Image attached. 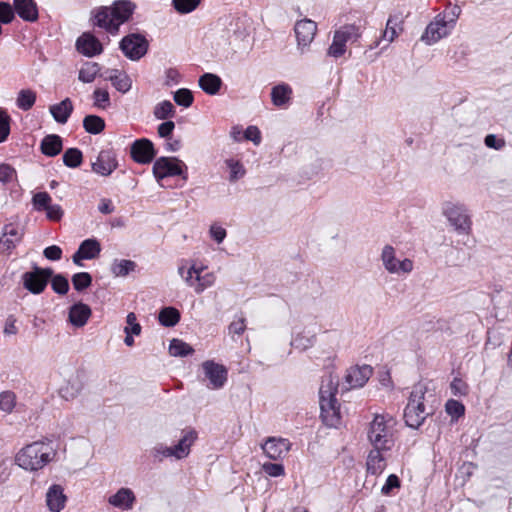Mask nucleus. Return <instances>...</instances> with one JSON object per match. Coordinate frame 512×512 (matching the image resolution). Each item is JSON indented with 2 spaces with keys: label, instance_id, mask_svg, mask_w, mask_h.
Here are the masks:
<instances>
[{
  "label": "nucleus",
  "instance_id": "obj_43",
  "mask_svg": "<svg viewBox=\"0 0 512 512\" xmlns=\"http://www.w3.org/2000/svg\"><path fill=\"white\" fill-rule=\"evenodd\" d=\"M63 162L71 168L80 166L82 163V152L77 148H69L63 154Z\"/></svg>",
  "mask_w": 512,
  "mask_h": 512
},
{
  "label": "nucleus",
  "instance_id": "obj_46",
  "mask_svg": "<svg viewBox=\"0 0 512 512\" xmlns=\"http://www.w3.org/2000/svg\"><path fill=\"white\" fill-rule=\"evenodd\" d=\"M92 283V277L87 272H79L72 276V284L75 290L82 291Z\"/></svg>",
  "mask_w": 512,
  "mask_h": 512
},
{
  "label": "nucleus",
  "instance_id": "obj_22",
  "mask_svg": "<svg viewBox=\"0 0 512 512\" xmlns=\"http://www.w3.org/2000/svg\"><path fill=\"white\" fill-rule=\"evenodd\" d=\"M372 375V368L368 365L354 366L347 370L345 381L349 388L363 387Z\"/></svg>",
  "mask_w": 512,
  "mask_h": 512
},
{
  "label": "nucleus",
  "instance_id": "obj_40",
  "mask_svg": "<svg viewBox=\"0 0 512 512\" xmlns=\"http://www.w3.org/2000/svg\"><path fill=\"white\" fill-rule=\"evenodd\" d=\"M159 322L166 327L175 326L180 320V313L176 308L166 307L159 313Z\"/></svg>",
  "mask_w": 512,
  "mask_h": 512
},
{
  "label": "nucleus",
  "instance_id": "obj_2",
  "mask_svg": "<svg viewBox=\"0 0 512 512\" xmlns=\"http://www.w3.org/2000/svg\"><path fill=\"white\" fill-rule=\"evenodd\" d=\"M208 267L197 259L183 260L178 266L177 272L187 287L196 294L203 293L214 286L216 275L207 271Z\"/></svg>",
  "mask_w": 512,
  "mask_h": 512
},
{
  "label": "nucleus",
  "instance_id": "obj_31",
  "mask_svg": "<svg viewBox=\"0 0 512 512\" xmlns=\"http://www.w3.org/2000/svg\"><path fill=\"white\" fill-rule=\"evenodd\" d=\"M196 439V433L194 431H188L180 439L179 443L172 447L174 457L182 459L188 456L190 453V447Z\"/></svg>",
  "mask_w": 512,
  "mask_h": 512
},
{
  "label": "nucleus",
  "instance_id": "obj_30",
  "mask_svg": "<svg viewBox=\"0 0 512 512\" xmlns=\"http://www.w3.org/2000/svg\"><path fill=\"white\" fill-rule=\"evenodd\" d=\"M292 95V88L285 83L274 86L271 90V100L275 106L281 107L289 103Z\"/></svg>",
  "mask_w": 512,
  "mask_h": 512
},
{
  "label": "nucleus",
  "instance_id": "obj_34",
  "mask_svg": "<svg viewBox=\"0 0 512 512\" xmlns=\"http://www.w3.org/2000/svg\"><path fill=\"white\" fill-rule=\"evenodd\" d=\"M86 260L95 259L101 251L100 243L96 239L84 240L77 250Z\"/></svg>",
  "mask_w": 512,
  "mask_h": 512
},
{
  "label": "nucleus",
  "instance_id": "obj_1",
  "mask_svg": "<svg viewBox=\"0 0 512 512\" xmlns=\"http://www.w3.org/2000/svg\"><path fill=\"white\" fill-rule=\"evenodd\" d=\"M397 421L388 414H375L367 427V440L373 448L390 450L395 444Z\"/></svg>",
  "mask_w": 512,
  "mask_h": 512
},
{
  "label": "nucleus",
  "instance_id": "obj_60",
  "mask_svg": "<svg viewBox=\"0 0 512 512\" xmlns=\"http://www.w3.org/2000/svg\"><path fill=\"white\" fill-rule=\"evenodd\" d=\"M451 391L454 395L464 396L468 393V386L467 384L459 379L455 378L451 384H450Z\"/></svg>",
  "mask_w": 512,
  "mask_h": 512
},
{
  "label": "nucleus",
  "instance_id": "obj_10",
  "mask_svg": "<svg viewBox=\"0 0 512 512\" xmlns=\"http://www.w3.org/2000/svg\"><path fill=\"white\" fill-rule=\"evenodd\" d=\"M52 275L53 270L50 268H35L33 271L23 274V286L33 294H40L44 291Z\"/></svg>",
  "mask_w": 512,
  "mask_h": 512
},
{
  "label": "nucleus",
  "instance_id": "obj_25",
  "mask_svg": "<svg viewBox=\"0 0 512 512\" xmlns=\"http://www.w3.org/2000/svg\"><path fill=\"white\" fill-rule=\"evenodd\" d=\"M384 449L373 448L366 461L367 472L372 475H380L386 468V458L383 455Z\"/></svg>",
  "mask_w": 512,
  "mask_h": 512
},
{
  "label": "nucleus",
  "instance_id": "obj_33",
  "mask_svg": "<svg viewBox=\"0 0 512 512\" xmlns=\"http://www.w3.org/2000/svg\"><path fill=\"white\" fill-rule=\"evenodd\" d=\"M107 79L111 81L112 85L121 93L128 92L132 85L130 77L125 72L118 70L112 71Z\"/></svg>",
  "mask_w": 512,
  "mask_h": 512
},
{
  "label": "nucleus",
  "instance_id": "obj_53",
  "mask_svg": "<svg viewBox=\"0 0 512 512\" xmlns=\"http://www.w3.org/2000/svg\"><path fill=\"white\" fill-rule=\"evenodd\" d=\"M174 101L183 107H189L193 103V95L190 90L182 88L174 93Z\"/></svg>",
  "mask_w": 512,
  "mask_h": 512
},
{
  "label": "nucleus",
  "instance_id": "obj_63",
  "mask_svg": "<svg viewBox=\"0 0 512 512\" xmlns=\"http://www.w3.org/2000/svg\"><path fill=\"white\" fill-rule=\"evenodd\" d=\"M229 333L233 335H242L246 329L245 319L240 317L232 321L228 327Z\"/></svg>",
  "mask_w": 512,
  "mask_h": 512
},
{
  "label": "nucleus",
  "instance_id": "obj_56",
  "mask_svg": "<svg viewBox=\"0 0 512 512\" xmlns=\"http://www.w3.org/2000/svg\"><path fill=\"white\" fill-rule=\"evenodd\" d=\"M10 116L0 108V143L7 140L10 134Z\"/></svg>",
  "mask_w": 512,
  "mask_h": 512
},
{
  "label": "nucleus",
  "instance_id": "obj_23",
  "mask_svg": "<svg viewBox=\"0 0 512 512\" xmlns=\"http://www.w3.org/2000/svg\"><path fill=\"white\" fill-rule=\"evenodd\" d=\"M403 23L404 20L401 14L390 15L381 39L376 42V46L379 45L380 41H386L388 45L392 43L402 33Z\"/></svg>",
  "mask_w": 512,
  "mask_h": 512
},
{
  "label": "nucleus",
  "instance_id": "obj_49",
  "mask_svg": "<svg viewBox=\"0 0 512 512\" xmlns=\"http://www.w3.org/2000/svg\"><path fill=\"white\" fill-rule=\"evenodd\" d=\"M225 163L230 169V181H236L245 175V169L239 161L228 159Z\"/></svg>",
  "mask_w": 512,
  "mask_h": 512
},
{
  "label": "nucleus",
  "instance_id": "obj_39",
  "mask_svg": "<svg viewBox=\"0 0 512 512\" xmlns=\"http://www.w3.org/2000/svg\"><path fill=\"white\" fill-rule=\"evenodd\" d=\"M83 127L90 134H99L105 128V121L97 115H88L83 119Z\"/></svg>",
  "mask_w": 512,
  "mask_h": 512
},
{
  "label": "nucleus",
  "instance_id": "obj_64",
  "mask_svg": "<svg viewBox=\"0 0 512 512\" xmlns=\"http://www.w3.org/2000/svg\"><path fill=\"white\" fill-rule=\"evenodd\" d=\"M400 487V480L395 474L388 476L386 483L383 485L381 492L385 495L390 494L392 489Z\"/></svg>",
  "mask_w": 512,
  "mask_h": 512
},
{
  "label": "nucleus",
  "instance_id": "obj_15",
  "mask_svg": "<svg viewBox=\"0 0 512 512\" xmlns=\"http://www.w3.org/2000/svg\"><path fill=\"white\" fill-rule=\"evenodd\" d=\"M294 31L298 49L301 53H304L314 40L317 32V24L310 19H302L296 22Z\"/></svg>",
  "mask_w": 512,
  "mask_h": 512
},
{
  "label": "nucleus",
  "instance_id": "obj_61",
  "mask_svg": "<svg viewBox=\"0 0 512 512\" xmlns=\"http://www.w3.org/2000/svg\"><path fill=\"white\" fill-rule=\"evenodd\" d=\"M46 216L51 221H59L63 216V210L58 204H50L45 210Z\"/></svg>",
  "mask_w": 512,
  "mask_h": 512
},
{
  "label": "nucleus",
  "instance_id": "obj_58",
  "mask_svg": "<svg viewBox=\"0 0 512 512\" xmlns=\"http://www.w3.org/2000/svg\"><path fill=\"white\" fill-rule=\"evenodd\" d=\"M14 19L12 6L6 2H0V22L7 24Z\"/></svg>",
  "mask_w": 512,
  "mask_h": 512
},
{
  "label": "nucleus",
  "instance_id": "obj_5",
  "mask_svg": "<svg viewBox=\"0 0 512 512\" xmlns=\"http://www.w3.org/2000/svg\"><path fill=\"white\" fill-rule=\"evenodd\" d=\"M133 6L128 1H118L112 6L101 7L94 13V24L111 34H116L119 27L131 16Z\"/></svg>",
  "mask_w": 512,
  "mask_h": 512
},
{
  "label": "nucleus",
  "instance_id": "obj_8",
  "mask_svg": "<svg viewBox=\"0 0 512 512\" xmlns=\"http://www.w3.org/2000/svg\"><path fill=\"white\" fill-rule=\"evenodd\" d=\"M442 213L458 234L468 235L471 232L472 221L463 205L446 202L442 207Z\"/></svg>",
  "mask_w": 512,
  "mask_h": 512
},
{
  "label": "nucleus",
  "instance_id": "obj_27",
  "mask_svg": "<svg viewBox=\"0 0 512 512\" xmlns=\"http://www.w3.org/2000/svg\"><path fill=\"white\" fill-rule=\"evenodd\" d=\"M14 7L24 21L35 22L38 19V9L34 0H14Z\"/></svg>",
  "mask_w": 512,
  "mask_h": 512
},
{
  "label": "nucleus",
  "instance_id": "obj_17",
  "mask_svg": "<svg viewBox=\"0 0 512 512\" xmlns=\"http://www.w3.org/2000/svg\"><path fill=\"white\" fill-rule=\"evenodd\" d=\"M67 496L60 484H52L45 493V504L50 512H61L67 504Z\"/></svg>",
  "mask_w": 512,
  "mask_h": 512
},
{
  "label": "nucleus",
  "instance_id": "obj_55",
  "mask_svg": "<svg viewBox=\"0 0 512 512\" xmlns=\"http://www.w3.org/2000/svg\"><path fill=\"white\" fill-rule=\"evenodd\" d=\"M262 470L270 477H282L285 475L283 464L265 462L262 464Z\"/></svg>",
  "mask_w": 512,
  "mask_h": 512
},
{
  "label": "nucleus",
  "instance_id": "obj_32",
  "mask_svg": "<svg viewBox=\"0 0 512 512\" xmlns=\"http://www.w3.org/2000/svg\"><path fill=\"white\" fill-rule=\"evenodd\" d=\"M62 150V139L60 136L52 134L44 137L41 142V151L49 157L58 155Z\"/></svg>",
  "mask_w": 512,
  "mask_h": 512
},
{
  "label": "nucleus",
  "instance_id": "obj_36",
  "mask_svg": "<svg viewBox=\"0 0 512 512\" xmlns=\"http://www.w3.org/2000/svg\"><path fill=\"white\" fill-rule=\"evenodd\" d=\"M100 72L95 62H86L79 70L78 79L83 83H92Z\"/></svg>",
  "mask_w": 512,
  "mask_h": 512
},
{
  "label": "nucleus",
  "instance_id": "obj_47",
  "mask_svg": "<svg viewBox=\"0 0 512 512\" xmlns=\"http://www.w3.org/2000/svg\"><path fill=\"white\" fill-rule=\"evenodd\" d=\"M201 0H172L175 10L180 14H187L194 11Z\"/></svg>",
  "mask_w": 512,
  "mask_h": 512
},
{
  "label": "nucleus",
  "instance_id": "obj_57",
  "mask_svg": "<svg viewBox=\"0 0 512 512\" xmlns=\"http://www.w3.org/2000/svg\"><path fill=\"white\" fill-rule=\"evenodd\" d=\"M461 13V9L459 6H452L446 9L443 13L438 14L443 18L447 23H449L452 27H455L457 19L459 18Z\"/></svg>",
  "mask_w": 512,
  "mask_h": 512
},
{
  "label": "nucleus",
  "instance_id": "obj_4",
  "mask_svg": "<svg viewBox=\"0 0 512 512\" xmlns=\"http://www.w3.org/2000/svg\"><path fill=\"white\" fill-rule=\"evenodd\" d=\"M53 448L42 441L26 445L15 456L16 464L24 470L34 472L43 469L54 458Z\"/></svg>",
  "mask_w": 512,
  "mask_h": 512
},
{
  "label": "nucleus",
  "instance_id": "obj_19",
  "mask_svg": "<svg viewBox=\"0 0 512 512\" xmlns=\"http://www.w3.org/2000/svg\"><path fill=\"white\" fill-rule=\"evenodd\" d=\"M22 236L21 227L11 223L5 225L0 237V253H9L21 241Z\"/></svg>",
  "mask_w": 512,
  "mask_h": 512
},
{
  "label": "nucleus",
  "instance_id": "obj_14",
  "mask_svg": "<svg viewBox=\"0 0 512 512\" xmlns=\"http://www.w3.org/2000/svg\"><path fill=\"white\" fill-rule=\"evenodd\" d=\"M184 163L177 158L161 157L153 165L154 176L158 179L182 175Z\"/></svg>",
  "mask_w": 512,
  "mask_h": 512
},
{
  "label": "nucleus",
  "instance_id": "obj_16",
  "mask_svg": "<svg viewBox=\"0 0 512 512\" xmlns=\"http://www.w3.org/2000/svg\"><path fill=\"white\" fill-rule=\"evenodd\" d=\"M132 159L139 164H148L155 157V150L153 143L146 139H138L134 141L130 148Z\"/></svg>",
  "mask_w": 512,
  "mask_h": 512
},
{
  "label": "nucleus",
  "instance_id": "obj_62",
  "mask_svg": "<svg viewBox=\"0 0 512 512\" xmlns=\"http://www.w3.org/2000/svg\"><path fill=\"white\" fill-rule=\"evenodd\" d=\"M244 138L252 141L255 145H259L261 142V133L256 126H249L244 131Z\"/></svg>",
  "mask_w": 512,
  "mask_h": 512
},
{
  "label": "nucleus",
  "instance_id": "obj_37",
  "mask_svg": "<svg viewBox=\"0 0 512 512\" xmlns=\"http://www.w3.org/2000/svg\"><path fill=\"white\" fill-rule=\"evenodd\" d=\"M81 390L82 384L75 378L68 380L67 383L60 388L59 393L63 399L72 400L80 394Z\"/></svg>",
  "mask_w": 512,
  "mask_h": 512
},
{
  "label": "nucleus",
  "instance_id": "obj_51",
  "mask_svg": "<svg viewBox=\"0 0 512 512\" xmlns=\"http://www.w3.org/2000/svg\"><path fill=\"white\" fill-rule=\"evenodd\" d=\"M16 404L15 394L12 392H3L0 394V410L10 413Z\"/></svg>",
  "mask_w": 512,
  "mask_h": 512
},
{
  "label": "nucleus",
  "instance_id": "obj_20",
  "mask_svg": "<svg viewBox=\"0 0 512 512\" xmlns=\"http://www.w3.org/2000/svg\"><path fill=\"white\" fill-rule=\"evenodd\" d=\"M109 505L121 511H129L134 507L136 496L130 488L122 487L107 499Z\"/></svg>",
  "mask_w": 512,
  "mask_h": 512
},
{
  "label": "nucleus",
  "instance_id": "obj_52",
  "mask_svg": "<svg viewBox=\"0 0 512 512\" xmlns=\"http://www.w3.org/2000/svg\"><path fill=\"white\" fill-rule=\"evenodd\" d=\"M51 201V197L47 192H38L32 198L33 206L38 211H45L51 204Z\"/></svg>",
  "mask_w": 512,
  "mask_h": 512
},
{
  "label": "nucleus",
  "instance_id": "obj_11",
  "mask_svg": "<svg viewBox=\"0 0 512 512\" xmlns=\"http://www.w3.org/2000/svg\"><path fill=\"white\" fill-rule=\"evenodd\" d=\"M453 29L454 27L443 20L442 17L437 15L434 20L427 25L421 40L424 41L427 45H433L441 39L447 37Z\"/></svg>",
  "mask_w": 512,
  "mask_h": 512
},
{
  "label": "nucleus",
  "instance_id": "obj_44",
  "mask_svg": "<svg viewBox=\"0 0 512 512\" xmlns=\"http://www.w3.org/2000/svg\"><path fill=\"white\" fill-rule=\"evenodd\" d=\"M135 263L130 260H119L112 264V272L115 276H126L129 272L133 271Z\"/></svg>",
  "mask_w": 512,
  "mask_h": 512
},
{
  "label": "nucleus",
  "instance_id": "obj_9",
  "mask_svg": "<svg viewBox=\"0 0 512 512\" xmlns=\"http://www.w3.org/2000/svg\"><path fill=\"white\" fill-rule=\"evenodd\" d=\"M359 36V28L355 25L341 27L334 34L332 44L328 49V55L334 58L341 57L346 52V43L356 40Z\"/></svg>",
  "mask_w": 512,
  "mask_h": 512
},
{
  "label": "nucleus",
  "instance_id": "obj_29",
  "mask_svg": "<svg viewBox=\"0 0 512 512\" xmlns=\"http://www.w3.org/2000/svg\"><path fill=\"white\" fill-rule=\"evenodd\" d=\"M199 86L205 93L216 95L222 86V80L216 74L205 73L199 78Z\"/></svg>",
  "mask_w": 512,
  "mask_h": 512
},
{
  "label": "nucleus",
  "instance_id": "obj_54",
  "mask_svg": "<svg viewBox=\"0 0 512 512\" xmlns=\"http://www.w3.org/2000/svg\"><path fill=\"white\" fill-rule=\"evenodd\" d=\"M445 410L453 419H458L464 414L465 408L459 401L450 399L445 405Z\"/></svg>",
  "mask_w": 512,
  "mask_h": 512
},
{
  "label": "nucleus",
  "instance_id": "obj_7",
  "mask_svg": "<svg viewBox=\"0 0 512 512\" xmlns=\"http://www.w3.org/2000/svg\"><path fill=\"white\" fill-rule=\"evenodd\" d=\"M380 259L384 269L392 275L405 277L414 270V262L408 257H398L396 249L392 245L382 248Z\"/></svg>",
  "mask_w": 512,
  "mask_h": 512
},
{
  "label": "nucleus",
  "instance_id": "obj_48",
  "mask_svg": "<svg viewBox=\"0 0 512 512\" xmlns=\"http://www.w3.org/2000/svg\"><path fill=\"white\" fill-rule=\"evenodd\" d=\"M17 180L16 170L9 164H0V182L2 184H9Z\"/></svg>",
  "mask_w": 512,
  "mask_h": 512
},
{
  "label": "nucleus",
  "instance_id": "obj_38",
  "mask_svg": "<svg viewBox=\"0 0 512 512\" xmlns=\"http://www.w3.org/2000/svg\"><path fill=\"white\" fill-rule=\"evenodd\" d=\"M194 352L191 345L180 339H172L169 345V353L174 357H185Z\"/></svg>",
  "mask_w": 512,
  "mask_h": 512
},
{
  "label": "nucleus",
  "instance_id": "obj_6",
  "mask_svg": "<svg viewBox=\"0 0 512 512\" xmlns=\"http://www.w3.org/2000/svg\"><path fill=\"white\" fill-rule=\"evenodd\" d=\"M427 392V388L424 384H416L409 396L408 403L404 410V419L407 426L411 428L420 427L426 417L428 416V412L425 407V394Z\"/></svg>",
  "mask_w": 512,
  "mask_h": 512
},
{
  "label": "nucleus",
  "instance_id": "obj_28",
  "mask_svg": "<svg viewBox=\"0 0 512 512\" xmlns=\"http://www.w3.org/2000/svg\"><path fill=\"white\" fill-rule=\"evenodd\" d=\"M49 110L56 122L65 124L73 111V104L69 98H66L60 103L50 106Z\"/></svg>",
  "mask_w": 512,
  "mask_h": 512
},
{
  "label": "nucleus",
  "instance_id": "obj_3",
  "mask_svg": "<svg viewBox=\"0 0 512 512\" xmlns=\"http://www.w3.org/2000/svg\"><path fill=\"white\" fill-rule=\"evenodd\" d=\"M338 377L331 374L323 377L319 388L321 417L328 426H336L340 421V406L336 399Z\"/></svg>",
  "mask_w": 512,
  "mask_h": 512
},
{
  "label": "nucleus",
  "instance_id": "obj_59",
  "mask_svg": "<svg viewBox=\"0 0 512 512\" xmlns=\"http://www.w3.org/2000/svg\"><path fill=\"white\" fill-rule=\"evenodd\" d=\"M127 326L124 328V331H129L130 333L138 336L141 333V326L137 322V317L133 312H130L126 317Z\"/></svg>",
  "mask_w": 512,
  "mask_h": 512
},
{
  "label": "nucleus",
  "instance_id": "obj_26",
  "mask_svg": "<svg viewBox=\"0 0 512 512\" xmlns=\"http://www.w3.org/2000/svg\"><path fill=\"white\" fill-rule=\"evenodd\" d=\"M92 314L91 308L84 303H76L69 310V321L75 327H83Z\"/></svg>",
  "mask_w": 512,
  "mask_h": 512
},
{
  "label": "nucleus",
  "instance_id": "obj_41",
  "mask_svg": "<svg viewBox=\"0 0 512 512\" xmlns=\"http://www.w3.org/2000/svg\"><path fill=\"white\" fill-rule=\"evenodd\" d=\"M315 337L304 332L297 334L291 341V345L299 350L306 351L314 345Z\"/></svg>",
  "mask_w": 512,
  "mask_h": 512
},
{
  "label": "nucleus",
  "instance_id": "obj_13",
  "mask_svg": "<svg viewBox=\"0 0 512 512\" xmlns=\"http://www.w3.org/2000/svg\"><path fill=\"white\" fill-rule=\"evenodd\" d=\"M120 48L126 57L138 60L147 52L148 42L139 34H130L122 39Z\"/></svg>",
  "mask_w": 512,
  "mask_h": 512
},
{
  "label": "nucleus",
  "instance_id": "obj_12",
  "mask_svg": "<svg viewBox=\"0 0 512 512\" xmlns=\"http://www.w3.org/2000/svg\"><path fill=\"white\" fill-rule=\"evenodd\" d=\"M201 368L205 379L209 381V388L220 389L225 385L228 371L224 365L216 363L213 360H207L201 364Z\"/></svg>",
  "mask_w": 512,
  "mask_h": 512
},
{
  "label": "nucleus",
  "instance_id": "obj_50",
  "mask_svg": "<svg viewBox=\"0 0 512 512\" xmlns=\"http://www.w3.org/2000/svg\"><path fill=\"white\" fill-rule=\"evenodd\" d=\"M51 286L54 292L64 295L69 290V283L67 278L61 274L52 275Z\"/></svg>",
  "mask_w": 512,
  "mask_h": 512
},
{
  "label": "nucleus",
  "instance_id": "obj_42",
  "mask_svg": "<svg viewBox=\"0 0 512 512\" xmlns=\"http://www.w3.org/2000/svg\"><path fill=\"white\" fill-rule=\"evenodd\" d=\"M174 114H175V108H174L173 104L168 100L160 102L159 104L156 105V107L154 109V116L157 119L164 120V119L173 117Z\"/></svg>",
  "mask_w": 512,
  "mask_h": 512
},
{
  "label": "nucleus",
  "instance_id": "obj_24",
  "mask_svg": "<svg viewBox=\"0 0 512 512\" xmlns=\"http://www.w3.org/2000/svg\"><path fill=\"white\" fill-rule=\"evenodd\" d=\"M116 168V159L110 151H101L92 163V170L102 176H109Z\"/></svg>",
  "mask_w": 512,
  "mask_h": 512
},
{
  "label": "nucleus",
  "instance_id": "obj_21",
  "mask_svg": "<svg viewBox=\"0 0 512 512\" xmlns=\"http://www.w3.org/2000/svg\"><path fill=\"white\" fill-rule=\"evenodd\" d=\"M76 49L86 57L99 55L103 51L100 41L91 33H83L76 41Z\"/></svg>",
  "mask_w": 512,
  "mask_h": 512
},
{
  "label": "nucleus",
  "instance_id": "obj_35",
  "mask_svg": "<svg viewBox=\"0 0 512 512\" xmlns=\"http://www.w3.org/2000/svg\"><path fill=\"white\" fill-rule=\"evenodd\" d=\"M37 94L32 89H22L16 97V105L19 109L27 111L33 107Z\"/></svg>",
  "mask_w": 512,
  "mask_h": 512
},
{
  "label": "nucleus",
  "instance_id": "obj_18",
  "mask_svg": "<svg viewBox=\"0 0 512 512\" xmlns=\"http://www.w3.org/2000/svg\"><path fill=\"white\" fill-rule=\"evenodd\" d=\"M290 442L284 438L270 437L262 445L264 454L272 459L278 460L283 458L290 450Z\"/></svg>",
  "mask_w": 512,
  "mask_h": 512
},
{
  "label": "nucleus",
  "instance_id": "obj_45",
  "mask_svg": "<svg viewBox=\"0 0 512 512\" xmlns=\"http://www.w3.org/2000/svg\"><path fill=\"white\" fill-rule=\"evenodd\" d=\"M94 106L105 110L110 106V96L106 89L97 88L93 92Z\"/></svg>",
  "mask_w": 512,
  "mask_h": 512
}]
</instances>
